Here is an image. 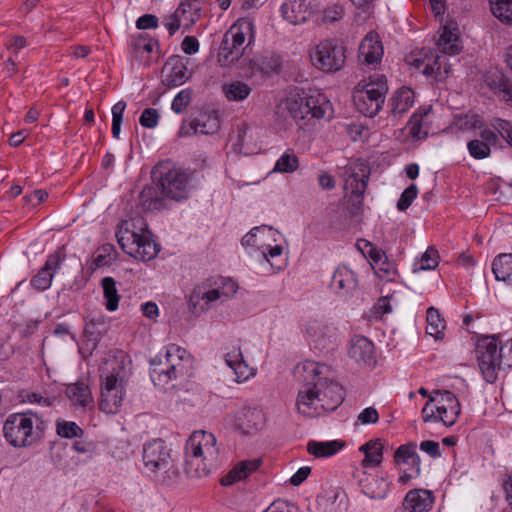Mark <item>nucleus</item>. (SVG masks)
I'll list each match as a JSON object with an SVG mask.
<instances>
[{
  "label": "nucleus",
  "instance_id": "nucleus-25",
  "mask_svg": "<svg viewBox=\"0 0 512 512\" xmlns=\"http://www.w3.org/2000/svg\"><path fill=\"white\" fill-rule=\"evenodd\" d=\"M348 354L359 365H371L375 362L374 344L364 336L352 338Z\"/></svg>",
  "mask_w": 512,
  "mask_h": 512
},
{
  "label": "nucleus",
  "instance_id": "nucleus-32",
  "mask_svg": "<svg viewBox=\"0 0 512 512\" xmlns=\"http://www.w3.org/2000/svg\"><path fill=\"white\" fill-rule=\"evenodd\" d=\"M459 35L456 24L448 23L443 26L438 40V48L445 55H456L460 52Z\"/></svg>",
  "mask_w": 512,
  "mask_h": 512
},
{
  "label": "nucleus",
  "instance_id": "nucleus-44",
  "mask_svg": "<svg viewBox=\"0 0 512 512\" xmlns=\"http://www.w3.org/2000/svg\"><path fill=\"white\" fill-rule=\"evenodd\" d=\"M391 483L383 477H373L370 481L362 486L365 495L372 499H383L390 490Z\"/></svg>",
  "mask_w": 512,
  "mask_h": 512
},
{
  "label": "nucleus",
  "instance_id": "nucleus-48",
  "mask_svg": "<svg viewBox=\"0 0 512 512\" xmlns=\"http://www.w3.org/2000/svg\"><path fill=\"white\" fill-rule=\"evenodd\" d=\"M299 166L298 157L292 150H287L277 160L273 171L282 173H292Z\"/></svg>",
  "mask_w": 512,
  "mask_h": 512
},
{
  "label": "nucleus",
  "instance_id": "nucleus-23",
  "mask_svg": "<svg viewBox=\"0 0 512 512\" xmlns=\"http://www.w3.org/2000/svg\"><path fill=\"white\" fill-rule=\"evenodd\" d=\"M358 280L356 274L346 266L336 268L331 282V289L340 296H346L356 290Z\"/></svg>",
  "mask_w": 512,
  "mask_h": 512
},
{
  "label": "nucleus",
  "instance_id": "nucleus-59",
  "mask_svg": "<svg viewBox=\"0 0 512 512\" xmlns=\"http://www.w3.org/2000/svg\"><path fill=\"white\" fill-rule=\"evenodd\" d=\"M158 26V18L152 14H144L136 21V27L141 30L152 29Z\"/></svg>",
  "mask_w": 512,
  "mask_h": 512
},
{
  "label": "nucleus",
  "instance_id": "nucleus-19",
  "mask_svg": "<svg viewBox=\"0 0 512 512\" xmlns=\"http://www.w3.org/2000/svg\"><path fill=\"white\" fill-rule=\"evenodd\" d=\"M409 64L414 66L417 70L421 71L426 76L440 75L443 68L444 73H449V68L446 67V57L443 55L434 54L430 49H423L418 54H411Z\"/></svg>",
  "mask_w": 512,
  "mask_h": 512
},
{
  "label": "nucleus",
  "instance_id": "nucleus-10",
  "mask_svg": "<svg viewBox=\"0 0 512 512\" xmlns=\"http://www.w3.org/2000/svg\"><path fill=\"white\" fill-rule=\"evenodd\" d=\"M434 393L438 397L431 396L421 411L423 421L440 420L445 426L454 425L461 412L459 400L448 390H436Z\"/></svg>",
  "mask_w": 512,
  "mask_h": 512
},
{
  "label": "nucleus",
  "instance_id": "nucleus-47",
  "mask_svg": "<svg viewBox=\"0 0 512 512\" xmlns=\"http://www.w3.org/2000/svg\"><path fill=\"white\" fill-rule=\"evenodd\" d=\"M493 15L502 22L512 23V0H490Z\"/></svg>",
  "mask_w": 512,
  "mask_h": 512
},
{
  "label": "nucleus",
  "instance_id": "nucleus-52",
  "mask_svg": "<svg viewBox=\"0 0 512 512\" xmlns=\"http://www.w3.org/2000/svg\"><path fill=\"white\" fill-rule=\"evenodd\" d=\"M490 126L512 147V123L510 121L494 118L491 120Z\"/></svg>",
  "mask_w": 512,
  "mask_h": 512
},
{
  "label": "nucleus",
  "instance_id": "nucleus-24",
  "mask_svg": "<svg viewBox=\"0 0 512 512\" xmlns=\"http://www.w3.org/2000/svg\"><path fill=\"white\" fill-rule=\"evenodd\" d=\"M498 143V135L495 130L484 129L480 132V139H473L468 142L467 149L474 159L487 158L491 153V146Z\"/></svg>",
  "mask_w": 512,
  "mask_h": 512
},
{
  "label": "nucleus",
  "instance_id": "nucleus-35",
  "mask_svg": "<svg viewBox=\"0 0 512 512\" xmlns=\"http://www.w3.org/2000/svg\"><path fill=\"white\" fill-rule=\"evenodd\" d=\"M490 90L503 101L512 106V81L502 74H495L487 78Z\"/></svg>",
  "mask_w": 512,
  "mask_h": 512
},
{
  "label": "nucleus",
  "instance_id": "nucleus-56",
  "mask_svg": "<svg viewBox=\"0 0 512 512\" xmlns=\"http://www.w3.org/2000/svg\"><path fill=\"white\" fill-rule=\"evenodd\" d=\"M159 112L155 108H146L139 119L141 126L149 129H153L158 125L159 122Z\"/></svg>",
  "mask_w": 512,
  "mask_h": 512
},
{
  "label": "nucleus",
  "instance_id": "nucleus-61",
  "mask_svg": "<svg viewBox=\"0 0 512 512\" xmlns=\"http://www.w3.org/2000/svg\"><path fill=\"white\" fill-rule=\"evenodd\" d=\"M27 42L23 36L16 35L10 37L7 43V48L15 55H17L21 49L26 46Z\"/></svg>",
  "mask_w": 512,
  "mask_h": 512
},
{
  "label": "nucleus",
  "instance_id": "nucleus-26",
  "mask_svg": "<svg viewBox=\"0 0 512 512\" xmlns=\"http://www.w3.org/2000/svg\"><path fill=\"white\" fill-rule=\"evenodd\" d=\"M331 330L318 321H311L305 325L304 334L307 340L320 351L328 349L332 341Z\"/></svg>",
  "mask_w": 512,
  "mask_h": 512
},
{
  "label": "nucleus",
  "instance_id": "nucleus-17",
  "mask_svg": "<svg viewBox=\"0 0 512 512\" xmlns=\"http://www.w3.org/2000/svg\"><path fill=\"white\" fill-rule=\"evenodd\" d=\"M220 125V116L217 110H203L189 123L186 121L182 123L179 136L188 137L197 133L213 135L219 131Z\"/></svg>",
  "mask_w": 512,
  "mask_h": 512
},
{
  "label": "nucleus",
  "instance_id": "nucleus-16",
  "mask_svg": "<svg viewBox=\"0 0 512 512\" xmlns=\"http://www.w3.org/2000/svg\"><path fill=\"white\" fill-rule=\"evenodd\" d=\"M305 383L298 391L296 408L298 413L307 417H317L324 411L319 395V385L322 382H315V378L305 375Z\"/></svg>",
  "mask_w": 512,
  "mask_h": 512
},
{
  "label": "nucleus",
  "instance_id": "nucleus-36",
  "mask_svg": "<svg viewBox=\"0 0 512 512\" xmlns=\"http://www.w3.org/2000/svg\"><path fill=\"white\" fill-rule=\"evenodd\" d=\"M492 271L496 280L505 282L512 287V254H500L493 260Z\"/></svg>",
  "mask_w": 512,
  "mask_h": 512
},
{
  "label": "nucleus",
  "instance_id": "nucleus-8",
  "mask_svg": "<svg viewBox=\"0 0 512 512\" xmlns=\"http://www.w3.org/2000/svg\"><path fill=\"white\" fill-rule=\"evenodd\" d=\"M188 183V175L180 170L172 169L166 173H162L156 188L149 187L143 190L141 197L144 205L150 200L147 205L149 209L160 207L161 199H159L157 191L155 190H159L163 196L176 201L185 199L188 195Z\"/></svg>",
  "mask_w": 512,
  "mask_h": 512
},
{
  "label": "nucleus",
  "instance_id": "nucleus-45",
  "mask_svg": "<svg viewBox=\"0 0 512 512\" xmlns=\"http://www.w3.org/2000/svg\"><path fill=\"white\" fill-rule=\"evenodd\" d=\"M427 326L426 333L436 340H440L444 337L445 321L441 318L439 311L430 307L427 309Z\"/></svg>",
  "mask_w": 512,
  "mask_h": 512
},
{
  "label": "nucleus",
  "instance_id": "nucleus-27",
  "mask_svg": "<svg viewBox=\"0 0 512 512\" xmlns=\"http://www.w3.org/2000/svg\"><path fill=\"white\" fill-rule=\"evenodd\" d=\"M246 36L249 38L248 45H250L255 36V25L253 20L249 17L237 20L225 33L223 38L236 44V46L243 47Z\"/></svg>",
  "mask_w": 512,
  "mask_h": 512
},
{
  "label": "nucleus",
  "instance_id": "nucleus-30",
  "mask_svg": "<svg viewBox=\"0 0 512 512\" xmlns=\"http://www.w3.org/2000/svg\"><path fill=\"white\" fill-rule=\"evenodd\" d=\"M225 362L231 368L237 382H243L254 375L253 369L245 362L239 347L225 354Z\"/></svg>",
  "mask_w": 512,
  "mask_h": 512
},
{
  "label": "nucleus",
  "instance_id": "nucleus-41",
  "mask_svg": "<svg viewBox=\"0 0 512 512\" xmlns=\"http://www.w3.org/2000/svg\"><path fill=\"white\" fill-rule=\"evenodd\" d=\"M244 49V47L236 46V44L223 38L218 53L219 64L230 66L243 55Z\"/></svg>",
  "mask_w": 512,
  "mask_h": 512
},
{
  "label": "nucleus",
  "instance_id": "nucleus-22",
  "mask_svg": "<svg viewBox=\"0 0 512 512\" xmlns=\"http://www.w3.org/2000/svg\"><path fill=\"white\" fill-rule=\"evenodd\" d=\"M435 501L433 492L427 489L410 490L402 503L405 512H428Z\"/></svg>",
  "mask_w": 512,
  "mask_h": 512
},
{
  "label": "nucleus",
  "instance_id": "nucleus-46",
  "mask_svg": "<svg viewBox=\"0 0 512 512\" xmlns=\"http://www.w3.org/2000/svg\"><path fill=\"white\" fill-rule=\"evenodd\" d=\"M439 264V253L434 247H428L425 253L416 259L412 266L414 273L435 269Z\"/></svg>",
  "mask_w": 512,
  "mask_h": 512
},
{
  "label": "nucleus",
  "instance_id": "nucleus-40",
  "mask_svg": "<svg viewBox=\"0 0 512 512\" xmlns=\"http://www.w3.org/2000/svg\"><path fill=\"white\" fill-rule=\"evenodd\" d=\"M342 441L333 440L326 442L310 441L307 444V451L315 457H330L335 455L342 447Z\"/></svg>",
  "mask_w": 512,
  "mask_h": 512
},
{
  "label": "nucleus",
  "instance_id": "nucleus-49",
  "mask_svg": "<svg viewBox=\"0 0 512 512\" xmlns=\"http://www.w3.org/2000/svg\"><path fill=\"white\" fill-rule=\"evenodd\" d=\"M193 98V90L191 88H185L179 91L171 103V109L176 114L183 113L186 108L190 105Z\"/></svg>",
  "mask_w": 512,
  "mask_h": 512
},
{
  "label": "nucleus",
  "instance_id": "nucleus-33",
  "mask_svg": "<svg viewBox=\"0 0 512 512\" xmlns=\"http://www.w3.org/2000/svg\"><path fill=\"white\" fill-rule=\"evenodd\" d=\"M65 393L74 406L86 408L93 404L91 390L88 384L84 381H77L69 384Z\"/></svg>",
  "mask_w": 512,
  "mask_h": 512
},
{
  "label": "nucleus",
  "instance_id": "nucleus-21",
  "mask_svg": "<svg viewBox=\"0 0 512 512\" xmlns=\"http://www.w3.org/2000/svg\"><path fill=\"white\" fill-rule=\"evenodd\" d=\"M165 73L162 84L167 88H175L184 84L189 76L187 75V66L179 56L171 57L164 65Z\"/></svg>",
  "mask_w": 512,
  "mask_h": 512
},
{
  "label": "nucleus",
  "instance_id": "nucleus-11",
  "mask_svg": "<svg viewBox=\"0 0 512 512\" xmlns=\"http://www.w3.org/2000/svg\"><path fill=\"white\" fill-rule=\"evenodd\" d=\"M305 374L315 378V382H322L318 391L324 411H334L344 400L343 388L336 382L329 380L327 372L329 367L315 361L307 360L303 363Z\"/></svg>",
  "mask_w": 512,
  "mask_h": 512
},
{
  "label": "nucleus",
  "instance_id": "nucleus-15",
  "mask_svg": "<svg viewBox=\"0 0 512 512\" xmlns=\"http://www.w3.org/2000/svg\"><path fill=\"white\" fill-rule=\"evenodd\" d=\"M340 176L344 180V189L359 202L362 200L370 176V168L361 160L350 161L341 168Z\"/></svg>",
  "mask_w": 512,
  "mask_h": 512
},
{
  "label": "nucleus",
  "instance_id": "nucleus-60",
  "mask_svg": "<svg viewBox=\"0 0 512 512\" xmlns=\"http://www.w3.org/2000/svg\"><path fill=\"white\" fill-rule=\"evenodd\" d=\"M163 24L165 28L169 31L170 36L174 35L182 25L181 19L174 12L170 15H167L163 19Z\"/></svg>",
  "mask_w": 512,
  "mask_h": 512
},
{
  "label": "nucleus",
  "instance_id": "nucleus-5",
  "mask_svg": "<svg viewBox=\"0 0 512 512\" xmlns=\"http://www.w3.org/2000/svg\"><path fill=\"white\" fill-rule=\"evenodd\" d=\"M476 358L486 382L494 383L501 369L512 368V338L500 344L496 337L482 340L476 348Z\"/></svg>",
  "mask_w": 512,
  "mask_h": 512
},
{
  "label": "nucleus",
  "instance_id": "nucleus-62",
  "mask_svg": "<svg viewBox=\"0 0 512 512\" xmlns=\"http://www.w3.org/2000/svg\"><path fill=\"white\" fill-rule=\"evenodd\" d=\"M181 47L186 54H195L199 50V42L193 36H186L182 41Z\"/></svg>",
  "mask_w": 512,
  "mask_h": 512
},
{
  "label": "nucleus",
  "instance_id": "nucleus-13",
  "mask_svg": "<svg viewBox=\"0 0 512 512\" xmlns=\"http://www.w3.org/2000/svg\"><path fill=\"white\" fill-rule=\"evenodd\" d=\"M238 290V284L231 278H223L220 283L212 289L205 285L197 286L191 293L189 306L193 313H200L208 310L215 302L221 303L232 298Z\"/></svg>",
  "mask_w": 512,
  "mask_h": 512
},
{
  "label": "nucleus",
  "instance_id": "nucleus-54",
  "mask_svg": "<svg viewBox=\"0 0 512 512\" xmlns=\"http://www.w3.org/2000/svg\"><path fill=\"white\" fill-rule=\"evenodd\" d=\"M418 194V187L415 184H411L407 187L401 194L398 202L397 208L400 211H405L412 204Z\"/></svg>",
  "mask_w": 512,
  "mask_h": 512
},
{
  "label": "nucleus",
  "instance_id": "nucleus-34",
  "mask_svg": "<svg viewBox=\"0 0 512 512\" xmlns=\"http://www.w3.org/2000/svg\"><path fill=\"white\" fill-rule=\"evenodd\" d=\"M260 463L259 459L245 460L238 463L221 479V484L223 486H230L237 481L244 480L259 468Z\"/></svg>",
  "mask_w": 512,
  "mask_h": 512
},
{
  "label": "nucleus",
  "instance_id": "nucleus-43",
  "mask_svg": "<svg viewBox=\"0 0 512 512\" xmlns=\"http://www.w3.org/2000/svg\"><path fill=\"white\" fill-rule=\"evenodd\" d=\"M409 459H412V467L415 468V475H420L421 460L420 456L416 452V445L412 443L401 445L394 453V461L397 464L401 462H409Z\"/></svg>",
  "mask_w": 512,
  "mask_h": 512
},
{
  "label": "nucleus",
  "instance_id": "nucleus-1",
  "mask_svg": "<svg viewBox=\"0 0 512 512\" xmlns=\"http://www.w3.org/2000/svg\"><path fill=\"white\" fill-rule=\"evenodd\" d=\"M43 418L27 410L9 414L3 423V436L6 442L14 448H31L38 445L45 434Z\"/></svg>",
  "mask_w": 512,
  "mask_h": 512
},
{
  "label": "nucleus",
  "instance_id": "nucleus-14",
  "mask_svg": "<svg viewBox=\"0 0 512 512\" xmlns=\"http://www.w3.org/2000/svg\"><path fill=\"white\" fill-rule=\"evenodd\" d=\"M117 238L122 250L135 259L149 261L159 252L158 245L146 230L136 232L126 228L117 233Z\"/></svg>",
  "mask_w": 512,
  "mask_h": 512
},
{
  "label": "nucleus",
  "instance_id": "nucleus-51",
  "mask_svg": "<svg viewBox=\"0 0 512 512\" xmlns=\"http://www.w3.org/2000/svg\"><path fill=\"white\" fill-rule=\"evenodd\" d=\"M56 432L62 438L81 437L83 434L82 428L72 421H57Z\"/></svg>",
  "mask_w": 512,
  "mask_h": 512
},
{
  "label": "nucleus",
  "instance_id": "nucleus-3",
  "mask_svg": "<svg viewBox=\"0 0 512 512\" xmlns=\"http://www.w3.org/2000/svg\"><path fill=\"white\" fill-rule=\"evenodd\" d=\"M219 455L215 436L206 431H194L185 445V472L191 478L209 475Z\"/></svg>",
  "mask_w": 512,
  "mask_h": 512
},
{
  "label": "nucleus",
  "instance_id": "nucleus-29",
  "mask_svg": "<svg viewBox=\"0 0 512 512\" xmlns=\"http://www.w3.org/2000/svg\"><path fill=\"white\" fill-rule=\"evenodd\" d=\"M61 259L58 254H52L48 257L44 266L31 279V286L38 291L47 290L52 283L55 271L60 267Z\"/></svg>",
  "mask_w": 512,
  "mask_h": 512
},
{
  "label": "nucleus",
  "instance_id": "nucleus-28",
  "mask_svg": "<svg viewBox=\"0 0 512 512\" xmlns=\"http://www.w3.org/2000/svg\"><path fill=\"white\" fill-rule=\"evenodd\" d=\"M264 415L258 408L243 407L235 419V426L244 434L256 432L263 424Z\"/></svg>",
  "mask_w": 512,
  "mask_h": 512
},
{
  "label": "nucleus",
  "instance_id": "nucleus-57",
  "mask_svg": "<svg viewBox=\"0 0 512 512\" xmlns=\"http://www.w3.org/2000/svg\"><path fill=\"white\" fill-rule=\"evenodd\" d=\"M21 402L24 403H37L43 406H50L52 401L49 398L43 397L41 394L31 391H22L19 395Z\"/></svg>",
  "mask_w": 512,
  "mask_h": 512
},
{
  "label": "nucleus",
  "instance_id": "nucleus-20",
  "mask_svg": "<svg viewBox=\"0 0 512 512\" xmlns=\"http://www.w3.org/2000/svg\"><path fill=\"white\" fill-rule=\"evenodd\" d=\"M382 56L383 46L378 34L373 32L368 33L360 43L359 60L365 65L376 67L381 61Z\"/></svg>",
  "mask_w": 512,
  "mask_h": 512
},
{
  "label": "nucleus",
  "instance_id": "nucleus-63",
  "mask_svg": "<svg viewBox=\"0 0 512 512\" xmlns=\"http://www.w3.org/2000/svg\"><path fill=\"white\" fill-rule=\"evenodd\" d=\"M420 449L434 458L441 455L439 443L435 441L426 440L421 442Z\"/></svg>",
  "mask_w": 512,
  "mask_h": 512
},
{
  "label": "nucleus",
  "instance_id": "nucleus-9",
  "mask_svg": "<svg viewBox=\"0 0 512 512\" xmlns=\"http://www.w3.org/2000/svg\"><path fill=\"white\" fill-rule=\"evenodd\" d=\"M171 452L167 443L160 438L145 442L142 448L144 473L152 477H158L159 474L168 478L176 477L178 470Z\"/></svg>",
  "mask_w": 512,
  "mask_h": 512
},
{
  "label": "nucleus",
  "instance_id": "nucleus-38",
  "mask_svg": "<svg viewBox=\"0 0 512 512\" xmlns=\"http://www.w3.org/2000/svg\"><path fill=\"white\" fill-rule=\"evenodd\" d=\"M251 87L243 81H231L222 85V92L228 101L240 102L251 93Z\"/></svg>",
  "mask_w": 512,
  "mask_h": 512
},
{
  "label": "nucleus",
  "instance_id": "nucleus-58",
  "mask_svg": "<svg viewBox=\"0 0 512 512\" xmlns=\"http://www.w3.org/2000/svg\"><path fill=\"white\" fill-rule=\"evenodd\" d=\"M378 420L379 414L374 407H367L358 415V421L363 425L375 424Z\"/></svg>",
  "mask_w": 512,
  "mask_h": 512
},
{
  "label": "nucleus",
  "instance_id": "nucleus-53",
  "mask_svg": "<svg viewBox=\"0 0 512 512\" xmlns=\"http://www.w3.org/2000/svg\"><path fill=\"white\" fill-rule=\"evenodd\" d=\"M126 109V102L119 101L112 107V135L118 139L121 132L123 114Z\"/></svg>",
  "mask_w": 512,
  "mask_h": 512
},
{
  "label": "nucleus",
  "instance_id": "nucleus-50",
  "mask_svg": "<svg viewBox=\"0 0 512 512\" xmlns=\"http://www.w3.org/2000/svg\"><path fill=\"white\" fill-rule=\"evenodd\" d=\"M107 331L105 317L102 314L86 318L85 332L91 336H100Z\"/></svg>",
  "mask_w": 512,
  "mask_h": 512
},
{
  "label": "nucleus",
  "instance_id": "nucleus-7",
  "mask_svg": "<svg viewBox=\"0 0 512 512\" xmlns=\"http://www.w3.org/2000/svg\"><path fill=\"white\" fill-rule=\"evenodd\" d=\"M388 92L387 79L382 74H374L359 82L353 92L356 109L367 117L376 116L382 109Z\"/></svg>",
  "mask_w": 512,
  "mask_h": 512
},
{
  "label": "nucleus",
  "instance_id": "nucleus-64",
  "mask_svg": "<svg viewBox=\"0 0 512 512\" xmlns=\"http://www.w3.org/2000/svg\"><path fill=\"white\" fill-rule=\"evenodd\" d=\"M48 197V193L44 190H35L31 194L25 196V200L27 203L32 206H37L41 204Z\"/></svg>",
  "mask_w": 512,
  "mask_h": 512
},
{
  "label": "nucleus",
  "instance_id": "nucleus-55",
  "mask_svg": "<svg viewBox=\"0 0 512 512\" xmlns=\"http://www.w3.org/2000/svg\"><path fill=\"white\" fill-rule=\"evenodd\" d=\"M344 16V8L339 4H333L323 10L322 22L331 24L341 20Z\"/></svg>",
  "mask_w": 512,
  "mask_h": 512
},
{
  "label": "nucleus",
  "instance_id": "nucleus-2",
  "mask_svg": "<svg viewBox=\"0 0 512 512\" xmlns=\"http://www.w3.org/2000/svg\"><path fill=\"white\" fill-rule=\"evenodd\" d=\"M125 356L108 358L101 369L100 410L106 414H115L122 406L126 394Z\"/></svg>",
  "mask_w": 512,
  "mask_h": 512
},
{
  "label": "nucleus",
  "instance_id": "nucleus-31",
  "mask_svg": "<svg viewBox=\"0 0 512 512\" xmlns=\"http://www.w3.org/2000/svg\"><path fill=\"white\" fill-rule=\"evenodd\" d=\"M414 104V92L408 87L399 88L390 98L388 107L391 115L397 119L405 114Z\"/></svg>",
  "mask_w": 512,
  "mask_h": 512
},
{
  "label": "nucleus",
  "instance_id": "nucleus-37",
  "mask_svg": "<svg viewBox=\"0 0 512 512\" xmlns=\"http://www.w3.org/2000/svg\"><path fill=\"white\" fill-rule=\"evenodd\" d=\"M364 453L363 467H375L381 464L383 458V446L379 439L370 440L359 449Z\"/></svg>",
  "mask_w": 512,
  "mask_h": 512
},
{
  "label": "nucleus",
  "instance_id": "nucleus-18",
  "mask_svg": "<svg viewBox=\"0 0 512 512\" xmlns=\"http://www.w3.org/2000/svg\"><path fill=\"white\" fill-rule=\"evenodd\" d=\"M317 0H284L281 5V14L290 24L305 23L317 10Z\"/></svg>",
  "mask_w": 512,
  "mask_h": 512
},
{
  "label": "nucleus",
  "instance_id": "nucleus-12",
  "mask_svg": "<svg viewBox=\"0 0 512 512\" xmlns=\"http://www.w3.org/2000/svg\"><path fill=\"white\" fill-rule=\"evenodd\" d=\"M311 64L324 73L340 71L346 62V49L336 39H325L315 45L309 54Z\"/></svg>",
  "mask_w": 512,
  "mask_h": 512
},
{
  "label": "nucleus",
  "instance_id": "nucleus-4",
  "mask_svg": "<svg viewBox=\"0 0 512 512\" xmlns=\"http://www.w3.org/2000/svg\"><path fill=\"white\" fill-rule=\"evenodd\" d=\"M150 377L155 385L164 386L188 374L192 367L189 352L175 344L165 348L150 363Z\"/></svg>",
  "mask_w": 512,
  "mask_h": 512
},
{
  "label": "nucleus",
  "instance_id": "nucleus-6",
  "mask_svg": "<svg viewBox=\"0 0 512 512\" xmlns=\"http://www.w3.org/2000/svg\"><path fill=\"white\" fill-rule=\"evenodd\" d=\"M280 107L287 111L300 127L308 124L311 119H330L333 112L331 103L318 92L290 95Z\"/></svg>",
  "mask_w": 512,
  "mask_h": 512
},
{
  "label": "nucleus",
  "instance_id": "nucleus-39",
  "mask_svg": "<svg viewBox=\"0 0 512 512\" xmlns=\"http://www.w3.org/2000/svg\"><path fill=\"white\" fill-rule=\"evenodd\" d=\"M198 0H187L180 3L175 13L187 28L192 26L200 18V6Z\"/></svg>",
  "mask_w": 512,
  "mask_h": 512
},
{
  "label": "nucleus",
  "instance_id": "nucleus-42",
  "mask_svg": "<svg viewBox=\"0 0 512 512\" xmlns=\"http://www.w3.org/2000/svg\"><path fill=\"white\" fill-rule=\"evenodd\" d=\"M101 287L103 289V296L105 299V307L108 311L113 312L119 306L120 295L116 287V281L112 277H104L101 280Z\"/></svg>",
  "mask_w": 512,
  "mask_h": 512
}]
</instances>
